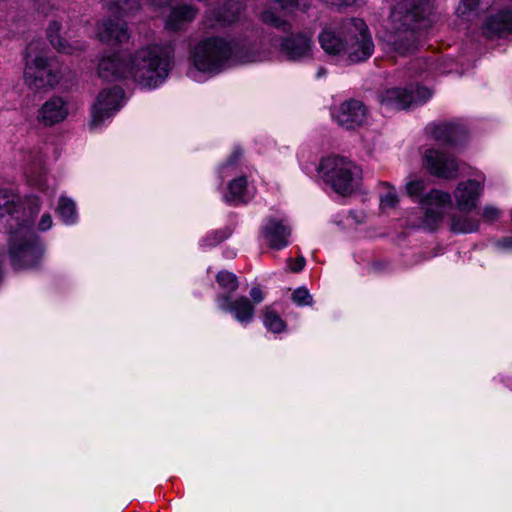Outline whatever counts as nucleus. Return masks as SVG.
<instances>
[{"instance_id": "obj_8", "label": "nucleus", "mask_w": 512, "mask_h": 512, "mask_svg": "<svg viewBox=\"0 0 512 512\" xmlns=\"http://www.w3.org/2000/svg\"><path fill=\"white\" fill-rule=\"evenodd\" d=\"M319 172L324 181L335 192L342 195L350 194L357 189L362 176V170L359 166L340 156H330L322 159Z\"/></svg>"}, {"instance_id": "obj_32", "label": "nucleus", "mask_w": 512, "mask_h": 512, "mask_svg": "<svg viewBox=\"0 0 512 512\" xmlns=\"http://www.w3.org/2000/svg\"><path fill=\"white\" fill-rule=\"evenodd\" d=\"M261 20L268 25H271L277 29H282L284 31L290 28V25L286 20L282 19L279 15L270 9H266L262 12Z\"/></svg>"}, {"instance_id": "obj_4", "label": "nucleus", "mask_w": 512, "mask_h": 512, "mask_svg": "<svg viewBox=\"0 0 512 512\" xmlns=\"http://www.w3.org/2000/svg\"><path fill=\"white\" fill-rule=\"evenodd\" d=\"M169 58L157 46L137 50L129 56L128 78L143 88H155L168 76Z\"/></svg>"}, {"instance_id": "obj_24", "label": "nucleus", "mask_w": 512, "mask_h": 512, "mask_svg": "<svg viewBox=\"0 0 512 512\" xmlns=\"http://www.w3.org/2000/svg\"><path fill=\"white\" fill-rule=\"evenodd\" d=\"M59 30L60 24L58 22H51L47 28V36L55 49L67 54H72L75 51L83 49V45L81 43L75 42L74 44H71L61 38L58 34Z\"/></svg>"}, {"instance_id": "obj_17", "label": "nucleus", "mask_w": 512, "mask_h": 512, "mask_svg": "<svg viewBox=\"0 0 512 512\" xmlns=\"http://www.w3.org/2000/svg\"><path fill=\"white\" fill-rule=\"evenodd\" d=\"M483 188V183L477 180L460 182L454 191L457 207L466 212L475 209Z\"/></svg>"}, {"instance_id": "obj_36", "label": "nucleus", "mask_w": 512, "mask_h": 512, "mask_svg": "<svg viewBox=\"0 0 512 512\" xmlns=\"http://www.w3.org/2000/svg\"><path fill=\"white\" fill-rule=\"evenodd\" d=\"M501 216V210L493 205H486L483 208L482 218L487 223L495 222Z\"/></svg>"}, {"instance_id": "obj_44", "label": "nucleus", "mask_w": 512, "mask_h": 512, "mask_svg": "<svg viewBox=\"0 0 512 512\" xmlns=\"http://www.w3.org/2000/svg\"><path fill=\"white\" fill-rule=\"evenodd\" d=\"M325 74H326V70L324 68L321 67V68L318 69V72H317V77L318 78L322 77Z\"/></svg>"}, {"instance_id": "obj_37", "label": "nucleus", "mask_w": 512, "mask_h": 512, "mask_svg": "<svg viewBox=\"0 0 512 512\" xmlns=\"http://www.w3.org/2000/svg\"><path fill=\"white\" fill-rule=\"evenodd\" d=\"M273 9L290 10L295 7L297 0H268Z\"/></svg>"}, {"instance_id": "obj_28", "label": "nucleus", "mask_w": 512, "mask_h": 512, "mask_svg": "<svg viewBox=\"0 0 512 512\" xmlns=\"http://www.w3.org/2000/svg\"><path fill=\"white\" fill-rule=\"evenodd\" d=\"M106 5L112 14L129 16L140 8L139 0H106Z\"/></svg>"}, {"instance_id": "obj_13", "label": "nucleus", "mask_w": 512, "mask_h": 512, "mask_svg": "<svg viewBox=\"0 0 512 512\" xmlns=\"http://www.w3.org/2000/svg\"><path fill=\"white\" fill-rule=\"evenodd\" d=\"M332 116L338 125L346 129H353L365 123L367 109L361 101L350 99L341 103L333 111Z\"/></svg>"}, {"instance_id": "obj_21", "label": "nucleus", "mask_w": 512, "mask_h": 512, "mask_svg": "<svg viewBox=\"0 0 512 512\" xmlns=\"http://www.w3.org/2000/svg\"><path fill=\"white\" fill-rule=\"evenodd\" d=\"M483 34L487 38L512 34V10L501 11L490 17L483 26Z\"/></svg>"}, {"instance_id": "obj_29", "label": "nucleus", "mask_w": 512, "mask_h": 512, "mask_svg": "<svg viewBox=\"0 0 512 512\" xmlns=\"http://www.w3.org/2000/svg\"><path fill=\"white\" fill-rule=\"evenodd\" d=\"M216 281L224 290V293H220L219 295H229L231 297L239 287L238 278L234 273L229 271H220L216 276Z\"/></svg>"}, {"instance_id": "obj_23", "label": "nucleus", "mask_w": 512, "mask_h": 512, "mask_svg": "<svg viewBox=\"0 0 512 512\" xmlns=\"http://www.w3.org/2000/svg\"><path fill=\"white\" fill-rule=\"evenodd\" d=\"M98 38L104 43H123L129 34L124 24L108 20L98 26Z\"/></svg>"}, {"instance_id": "obj_41", "label": "nucleus", "mask_w": 512, "mask_h": 512, "mask_svg": "<svg viewBox=\"0 0 512 512\" xmlns=\"http://www.w3.org/2000/svg\"><path fill=\"white\" fill-rule=\"evenodd\" d=\"M53 221L49 213H44L39 221L38 228L40 231H47L52 227Z\"/></svg>"}, {"instance_id": "obj_43", "label": "nucleus", "mask_w": 512, "mask_h": 512, "mask_svg": "<svg viewBox=\"0 0 512 512\" xmlns=\"http://www.w3.org/2000/svg\"><path fill=\"white\" fill-rule=\"evenodd\" d=\"M326 4L337 6V7H343V6H351L353 5L357 0H322Z\"/></svg>"}, {"instance_id": "obj_7", "label": "nucleus", "mask_w": 512, "mask_h": 512, "mask_svg": "<svg viewBox=\"0 0 512 512\" xmlns=\"http://www.w3.org/2000/svg\"><path fill=\"white\" fill-rule=\"evenodd\" d=\"M426 189V182L423 179H415L406 184V192L411 198H416L424 210L422 227L427 230H435L443 220L444 210L451 202V195L438 189H432L427 194L422 195Z\"/></svg>"}, {"instance_id": "obj_1", "label": "nucleus", "mask_w": 512, "mask_h": 512, "mask_svg": "<svg viewBox=\"0 0 512 512\" xmlns=\"http://www.w3.org/2000/svg\"><path fill=\"white\" fill-rule=\"evenodd\" d=\"M429 0H400L390 14L384 41L400 55L413 53L419 44V32L432 26Z\"/></svg>"}, {"instance_id": "obj_10", "label": "nucleus", "mask_w": 512, "mask_h": 512, "mask_svg": "<svg viewBox=\"0 0 512 512\" xmlns=\"http://www.w3.org/2000/svg\"><path fill=\"white\" fill-rule=\"evenodd\" d=\"M426 87L411 86L409 88H391L384 91L381 103L388 108L401 110L425 103L431 97Z\"/></svg>"}, {"instance_id": "obj_25", "label": "nucleus", "mask_w": 512, "mask_h": 512, "mask_svg": "<svg viewBox=\"0 0 512 512\" xmlns=\"http://www.w3.org/2000/svg\"><path fill=\"white\" fill-rule=\"evenodd\" d=\"M245 6L242 2L236 0H227L223 8L217 12L216 21L225 25L231 24L239 19L241 13L244 11Z\"/></svg>"}, {"instance_id": "obj_15", "label": "nucleus", "mask_w": 512, "mask_h": 512, "mask_svg": "<svg viewBox=\"0 0 512 512\" xmlns=\"http://www.w3.org/2000/svg\"><path fill=\"white\" fill-rule=\"evenodd\" d=\"M266 244L275 250H281L289 245L291 227L285 219L267 218L261 229Z\"/></svg>"}, {"instance_id": "obj_33", "label": "nucleus", "mask_w": 512, "mask_h": 512, "mask_svg": "<svg viewBox=\"0 0 512 512\" xmlns=\"http://www.w3.org/2000/svg\"><path fill=\"white\" fill-rule=\"evenodd\" d=\"M231 231L227 228L211 232L203 239V246L213 247L227 239Z\"/></svg>"}, {"instance_id": "obj_6", "label": "nucleus", "mask_w": 512, "mask_h": 512, "mask_svg": "<svg viewBox=\"0 0 512 512\" xmlns=\"http://www.w3.org/2000/svg\"><path fill=\"white\" fill-rule=\"evenodd\" d=\"M40 201L36 196L25 200V205L18 194L9 189L0 190V229L12 233L19 229L26 220L33 225L35 216L40 211Z\"/></svg>"}, {"instance_id": "obj_45", "label": "nucleus", "mask_w": 512, "mask_h": 512, "mask_svg": "<svg viewBox=\"0 0 512 512\" xmlns=\"http://www.w3.org/2000/svg\"><path fill=\"white\" fill-rule=\"evenodd\" d=\"M153 6L155 7H161L162 6V2L158 1V0H152V3H151Z\"/></svg>"}, {"instance_id": "obj_16", "label": "nucleus", "mask_w": 512, "mask_h": 512, "mask_svg": "<svg viewBox=\"0 0 512 512\" xmlns=\"http://www.w3.org/2000/svg\"><path fill=\"white\" fill-rule=\"evenodd\" d=\"M424 159L431 174L445 179H453L457 176L458 164L446 153L438 149H428Z\"/></svg>"}, {"instance_id": "obj_26", "label": "nucleus", "mask_w": 512, "mask_h": 512, "mask_svg": "<svg viewBox=\"0 0 512 512\" xmlns=\"http://www.w3.org/2000/svg\"><path fill=\"white\" fill-rule=\"evenodd\" d=\"M247 180L244 176L233 179L228 184V193L224 196L227 202H246Z\"/></svg>"}, {"instance_id": "obj_20", "label": "nucleus", "mask_w": 512, "mask_h": 512, "mask_svg": "<svg viewBox=\"0 0 512 512\" xmlns=\"http://www.w3.org/2000/svg\"><path fill=\"white\" fill-rule=\"evenodd\" d=\"M198 10L192 5L171 6L165 19V27L171 31H180L192 22Z\"/></svg>"}, {"instance_id": "obj_27", "label": "nucleus", "mask_w": 512, "mask_h": 512, "mask_svg": "<svg viewBox=\"0 0 512 512\" xmlns=\"http://www.w3.org/2000/svg\"><path fill=\"white\" fill-rule=\"evenodd\" d=\"M479 227H480L479 220H477L473 217H470L467 215H464V216L453 215L451 217L450 229L454 233H463V234L472 233V232L478 231Z\"/></svg>"}, {"instance_id": "obj_34", "label": "nucleus", "mask_w": 512, "mask_h": 512, "mask_svg": "<svg viewBox=\"0 0 512 512\" xmlns=\"http://www.w3.org/2000/svg\"><path fill=\"white\" fill-rule=\"evenodd\" d=\"M387 192L380 197V205L383 208H394L398 203V197L393 187L387 182L382 183Z\"/></svg>"}, {"instance_id": "obj_14", "label": "nucleus", "mask_w": 512, "mask_h": 512, "mask_svg": "<svg viewBox=\"0 0 512 512\" xmlns=\"http://www.w3.org/2000/svg\"><path fill=\"white\" fill-rule=\"evenodd\" d=\"M216 303L220 310L231 313L241 324H248L254 318V304L246 296L232 299L229 295H217Z\"/></svg>"}, {"instance_id": "obj_3", "label": "nucleus", "mask_w": 512, "mask_h": 512, "mask_svg": "<svg viewBox=\"0 0 512 512\" xmlns=\"http://www.w3.org/2000/svg\"><path fill=\"white\" fill-rule=\"evenodd\" d=\"M232 57L240 63L261 61L255 54L239 55L231 43L220 37L201 40L193 49L192 60L195 68L202 72H219Z\"/></svg>"}, {"instance_id": "obj_11", "label": "nucleus", "mask_w": 512, "mask_h": 512, "mask_svg": "<svg viewBox=\"0 0 512 512\" xmlns=\"http://www.w3.org/2000/svg\"><path fill=\"white\" fill-rule=\"evenodd\" d=\"M123 101L124 91L122 88L114 86L102 90L92 107L91 126L97 127L101 125L105 119L110 118L120 109L123 105Z\"/></svg>"}, {"instance_id": "obj_35", "label": "nucleus", "mask_w": 512, "mask_h": 512, "mask_svg": "<svg viewBox=\"0 0 512 512\" xmlns=\"http://www.w3.org/2000/svg\"><path fill=\"white\" fill-rule=\"evenodd\" d=\"M292 300L298 306L312 305L313 298L305 287H299L292 293Z\"/></svg>"}, {"instance_id": "obj_2", "label": "nucleus", "mask_w": 512, "mask_h": 512, "mask_svg": "<svg viewBox=\"0 0 512 512\" xmlns=\"http://www.w3.org/2000/svg\"><path fill=\"white\" fill-rule=\"evenodd\" d=\"M318 38L321 48L329 55H339L347 49L351 63L367 60L374 51L368 27L359 18L334 21L323 28Z\"/></svg>"}, {"instance_id": "obj_12", "label": "nucleus", "mask_w": 512, "mask_h": 512, "mask_svg": "<svg viewBox=\"0 0 512 512\" xmlns=\"http://www.w3.org/2000/svg\"><path fill=\"white\" fill-rule=\"evenodd\" d=\"M313 40L310 33L298 32L284 37L280 43V52L291 61H302L312 56Z\"/></svg>"}, {"instance_id": "obj_5", "label": "nucleus", "mask_w": 512, "mask_h": 512, "mask_svg": "<svg viewBox=\"0 0 512 512\" xmlns=\"http://www.w3.org/2000/svg\"><path fill=\"white\" fill-rule=\"evenodd\" d=\"M26 220L19 229L12 231L9 238V257L16 270L37 268L44 254V247Z\"/></svg>"}, {"instance_id": "obj_30", "label": "nucleus", "mask_w": 512, "mask_h": 512, "mask_svg": "<svg viewBox=\"0 0 512 512\" xmlns=\"http://www.w3.org/2000/svg\"><path fill=\"white\" fill-rule=\"evenodd\" d=\"M57 212L62 220L67 224L73 223L76 219L75 203L67 197H61L59 199Z\"/></svg>"}, {"instance_id": "obj_22", "label": "nucleus", "mask_w": 512, "mask_h": 512, "mask_svg": "<svg viewBox=\"0 0 512 512\" xmlns=\"http://www.w3.org/2000/svg\"><path fill=\"white\" fill-rule=\"evenodd\" d=\"M431 134L440 143L455 145L465 137L466 129L461 124L444 122L434 125Z\"/></svg>"}, {"instance_id": "obj_19", "label": "nucleus", "mask_w": 512, "mask_h": 512, "mask_svg": "<svg viewBox=\"0 0 512 512\" xmlns=\"http://www.w3.org/2000/svg\"><path fill=\"white\" fill-rule=\"evenodd\" d=\"M68 115L67 103L61 97H51L39 109L37 119L45 126L62 122Z\"/></svg>"}, {"instance_id": "obj_18", "label": "nucleus", "mask_w": 512, "mask_h": 512, "mask_svg": "<svg viewBox=\"0 0 512 512\" xmlns=\"http://www.w3.org/2000/svg\"><path fill=\"white\" fill-rule=\"evenodd\" d=\"M129 57L112 54L103 57L98 65V74L108 81L128 78Z\"/></svg>"}, {"instance_id": "obj_9", "label": "nucleus", "mask_w": 512, "mask_h": 512, "mask_svg": "<svg viewBox=\"0 0 512 512\" xmlns=\"http://www.w3.org/2000/svg\"><path fill=\"white\" fill-rule=\"evenodd\" d=\"M39 43H30L26 52L24 69L25 84L32 90L54 87L59 82V74L52 67V62L46 56L34 55Z\"/></svg>"}, {"instance_id": "obj_39", "label": "nucleus", "mask_w": 512, "mask_h": 512, "mask_svg": "<svg viewBox=\"0 0 512 512\" xmlns=\"http://www.w3.org/2000/svg\"><path fill=\"white\" fill-rule=\"evenodd\" d=\"M241 156H242V151L239 149L235 150L233 152V154L231 155V157L227 160V162L221 166V173L224 174L226 172V170H228L229 168L234 166Z\"/></svg>"}, {"instance_id": "obj_40", "label": "nucleus", "mask_w": 512, "mask_h": 512, "mask_svg": "<svg viewBox=\"0 0 512 512\" xmlns=\"http://www.w3.org/2000/svg\"><path fill=\"white\" fill-rule=\"evenodd\" d=\"M304 265H305V259L302 256L298 257L295 260L292 258L288 259V266L292 272H295V273L300 272L304 268Z\"/></svg>"}, {"instance_id": "obj_42", "label": "nucleus", "mask_w": 512, "mask_h": 512, "mask_svg": "<svg viewBox=\"0 0 512 512\" xmlns=\"http://www.w3.org/2000/svg\"><path fill=\"white\" fill-rule=\"evenodd\" d=\"M250 296L252 298V303L255 304H259L264 300V293L259 286L252 287L250 290Z\"/></svg>"}, {"instance_id": "obj_38", "label": "nucleus", "mask_w": 512, "mask_h": 512, "mask_svg": "<svg viewBox=\"0 0 512 512\" xmlns=\"http://www.w3.org/2000/svg\"><path fill=\"white\" fill-rule=\"evenodd\" d=\"M479 4V0H461V3L458 7V12L461 14H466L474 10Z\"/></svg>"}, {"instance_id": "obj_46", "label": "nucleus", "mask_w": 512, "mask_h": 512, "mask_svg": "<svg viewBox=\"0 0 512 512\" xmlns=\"http://www.w3.org/2000/svg\"><path fill=\"white\" fill-rule=\"evenodd\" d=\"M511 215H512V210H511Z\"/></svg>"}, {"instance_id": "obj_31", "label": "nucleus", "mask_w": 512, "mask_h": 512, "mask_svg": "<svg viewBox=\"0 0 512 512\" xmlns=\"http://www.w3.org/2000/svg\"><path fill=\"white\" fill-rule=\"evenodd\" d=\"M263 323L266 328L274 333H280L285 329L284 321L270 307H266L264 310Z\"/></svg>"}]
</instances>
